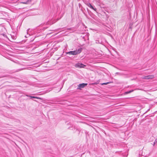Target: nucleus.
Returning a JSON list of instances; mask_svg holds the SVG:
<instances>
[{"mask_svg": "<svg viewBox=\"0 0 157 157\" xmlns=\"http://www.w3.org/2000/svg\"><path fill=\"white\" fill-rule=\"evenodd\" d=\"M22 3H24V4H27V2H22Z\"/></svg>", "mask_w": 157, "mask_h": 157, "instance_id": "9b49d317", "label": "nucleus"}, {"mask_svg": "<svg viewBox=\"0 0 157 157\" xmlns=\"http://www.w3.org/2000/svg\"><path fill=\"white\" fill-rule=\"evenodd\" d=\"M86 66L82 63H78L76 64L75 66L76 67L84 68Z\"/></svg>", "mask_w": 157, "mask_h": 157, "instance_id": "7ed1b4c3", "label": "nucleus"}, {"mask_svg": "<svg viewBox=\"0 0 157 157\" xmlns=\"http://www.w3.org/2000/svg\"><path fill=\"white\" fill-rule=\"evenodd\" d=\"M129 93V91H127V92H125V94H128Z\"/></svg>", "mask_w": 157, "mask_h": 157, "instance_id": "9d476101", "label": "nucleus"}, {"mask_svg": "<svg viewBox=\"0 0 157 157\" xmlns=\"http://www.w3.org/2000/svg\"><path fill=\"white\" fill-rule=\"evenodd\" d=\"M87 5L89 7H90V8L92 9L93 10L95 11H96V9L94 8V7L92 6L91 4L90 3H87Z\"/></svg>", "mask_w": 157, "mask_h": 157, "instance_id": "39448f33", "label": "nucleus"}, {"mask_svg": "<svg viewBox=\"0 0 157 157\" xmlns=\"http://www.w3.org/2000/svg\"><path fill=\"white\" fill-rule=\"evenodd\" d=\"M26 96L28 97H29V96L31 98H37V99H40V98H39L38 97H36L29 96L28 95H26Z\"/></svg>", "mask_w": 157, "mask_h": 157, "instance_id": "423d86ee", "label": "nucleus"}, {"mask_svg": "<svg viewBox=\"0 0 157 157\" xmlns=\"http://www.w3.org/2000/svg\"><path fill=\"white\" fill-rule=\"evenodd\" d=\"M81 49L79 48L77 50L71 51L68 52H67V54L69 55H76L80 53L81 52Z\"/></svg>", "mask_w": 157, "mask_h": 157, "instance_id": "f257e3e1", "label": "nucleus"}, {"mask_svg": "<svg viewBox=\"0 0 157 157\" xmlns=\"http://www.w3.org/2000/svg\"><path fill=\"white\" fill-rule=\"evenodd\" d=\"M87 85V83H82L79 84L77 88V90H81L82 88H84L85 86Z\"/></svg>", "mask_w": 157, "mask_h": 157, "instance_id": "f03ea898", "label": "nucleus"}, {"mask_svg": "<svg viewBox=\"0 0 157 157\" xmlns=\"http://www.w3.org/2000/svg\"><path fill=\"white\" fill-rule=\"evenodd\" d=\"M133 91H134L133 90H130V91H129V93H131Z\"/></svg>", "mask_w": 157, "mask_h": 157, "instance_id": "1a4fd4ad", "label": "nucleus"}, {"mask_svg": "<svg viewBox=\"0 0 157 157\" xmlns=\"http://www.w3.org/2000/svg\"><path fill=\"white\" fill-rule=\"evenodd\" d=\"M110 83V82H106V83H103L102 84V85H107V84H109V83Z\"/></svg>", "mask_w": 157, "mask_h": 157, "instance_id": "0eeeda50", "label": "nucleus"}, {"mask_svg": "<svg viewBox=\"0 0 157 157\" xmlns=\"http://www.w3.org/2000/svg\"><path fill=\"white\" fill-rule=\"evenodd\" d=\"M154 77V76L153 75H148V76H146L144 77L143 78V79H152Z\"/></svg>", "mask_w": 157, "mask_h": 157, "instance_id": "20e7f679", "label": "nucleus"}, {"mask_svg": "<svg viewBox=\"0 0 157 157\" xmlns=\"http://www.w3.org/2000/svg\"><path fill=\"white\" fill-rule=\"evenodd\" d=\"M157 139H156L155 140V141L154 142V144H155V143H157Z\"/></svg>", "mask_w": 157, "mask_h": 157, "instance_id": "6e6552de", "label": "nucleus"}]
</instances>
